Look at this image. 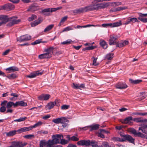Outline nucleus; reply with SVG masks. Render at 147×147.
Listing matches in <instances>:
<instances>
[{"label":"nucleus","mask_w":147,"mask_h":147,"mask_svg":"<svg viewBox=\"0 0 147 147\" xmlns=\"http://www.w3.org/2000/svg\"><path fill=\"white\" fill-rule=\"evenodd\" d=\"M90 143L91 144V145L92 147H103L102 145L98 146L97 144H94V143L92 142H91Z\"/></svg>","instance_id":"60"},{"label":"nucleus","mask_w":147,"mask_h":147,"mask_svg":"<svg viewBox=\"0 0 147 147\" xmlns=\"http://www.w3.org/2000/svg\"><path fill=\"white\" fill-rule=\"evenodd\" d=\"M54 24H51L47 26L44 29V32H46L48 31H50L54 27Z\"/></svg>","instance_id":"35"},{"label":"nucleus","mask_w":147,"mask_h":147,"mask_svg":"<svg viewBox=\"0 0 147 147\" xmlns=\"http://www.w3.org/2000/svg\"><path fill=\"white\" fill-rule=\"evenodd\" d=\"M15 104V103H14L13 102L10 101L7 103L6 107L7 108H9L11 107L12 106H13L14 107H16Z\"/></svg>","instance_id":"38"},{"label":"nucleus","mask_w":147,"mask_h":147,"mask_svg":"<svg viewBox=\"0 0 147 147\" xmlns=\"http://www.w3.org/2000/svg\"><path fill=\"white\" fill-rule=\"evenodd\" d=\"M32 129V127L31 126L23 127L18 129L17 131L19 133H22L28 131Z\"/></svg>","instance_id":"22"},{"label":"nucleus","mask_w":147,"mask_h":147,"mask_svg":"<svg viewBox=\"0 0 147 147\" xmlns=\"http://www.w3.org/2000/svg\"><path fill=\"white\" fill-rule=\"evenodd\" d=\"M14 8V5L10 3H7L0 6V10H4L8 11L13 10Z\"/></svg>","instance_id":"2"},{"label":"nucleus","mask_w":147,"mask_h":147,"mask_svg":"<svg viewBox=\"0 0 147 147\" xmlns=\"http://www.w3.org/2000/svg\"><path fill=\"white\" fill-rule=\"evenodd\" d=\"M113 140L115 141H119L120 142H123L125 140L122 138H120L118 137H115L113 138Z\"/></svg>","instance_id":"43"},{"label":"nucleus","mask_w":147,"mask_h":147,"mask_svg":"<svg viewBox=\"0 0 147 147\" xmlns=\"http://www.w3.org/2000/svg\"><path fill=\"white\" fill-rule=\"evenodd\" d=\"M42 74V72H40L39 71H36L31 73L30 75L26 76V77L27 78H35L37 76L41 75Z\"/></svg>","instance_id":"12"},{"label":"nucleus","mask_w":147,"mask_h":147,"mask_svg":"<svg viewBox=\"0 0 147 147\" xmlns=\"http://www.w3.org/2000/svg\"><path fill=\"white\" fill-rule=\"evenodd\" d=\"M11 18H9L8 16L5 15H0V20L1 21L0 22V26L2 24H6L9 21V19H11Z\"/></svg>","instance_id":"6"},{"label":"nucleus","mask_w":147,"mask_h":147,"mask_svg":"<svg viewBox=\"0 0 147 147\" xmlns=\"http://www.w3.org/2000/svg\"><path fill=\"white\" fill-rule=\"evenodd\" d=\"M99 126L100 125L98 124H94L90 125V127L91 128L90 129V131L97 129H98Z\"/></svg>","instance_id":"28"},{"label":"nucleus","mask_w":147,"mask_h":147,"mask_svg":"<svg viewBox=\"0 0 147 147\" xmlns=\"http://www.w3.org/2000/svg\"><path fill=\"white\" fill-rule=\"evenodd\" d=\"M69 107V106L67 105H63L61 107V109L63 110H66L68 109Z\"/></svg>","instance_id":"53"},{"label":"nucleus","mask_w":147,"mask_h":147,"mask_svg":"<svg viewBox=\"0 0 147 147\" xmlns=\"http://www.w3.org/2000/svg\"><path fill=\"white\" fill-rule=\"evenodd\" d=\"M129 81L130 82L133 84H138L142 82V80H134L131 79H129Z\"/></svg>","instance_id":"34"},{"label":"nucleus","mask_w":147,"mask_h":147,"mask_svg":"<svg viewBox=\"0 0 147 147\" xmlns=\"http://www.w3.org/2000/svg\"><path fill=\"white\" fill-rule=\"evenodd\" d=\"M107 0H93L92 2V4L90 6H86V7H95V6L96 4H99L97 3L99 2H102L103 1H107Z\"/></svg>","instance_id":"25"},{"label":"nucleus","mask_w":147,"mask_h":147,"mask_svg":"<svg viewBox=\"0 0 147 147\" xmlns=\"http://www.w3.org/2000/svg\"><path fill=\"white\" fill-rule=\"evenodd\" d=\"M131 22L133 23H134L136 22H138L139 21L138 20L137 18H130Z\"/></svg>","instance_id":"56"},{"label":"nucleus","mask_w":147,"mask_h":147,"mask_svg":"<svg viewBox=\"0 0 147 147\" xmlns=\"http://www.w3.org/2000/svg\"><path fill=\"white\" fill-rule=\"evenodd\" d=\"M102 146H103L104 147H111V146L109 145V144L106 142H104L102 143Z\"/></svg>","instance_id":"52"},{"label":"nucleus","mask_w":147,"mask_h":147,"mask_svg":"<svg viewBox=\"0 0 147 147\" xmlns=\"http://www.w3.org/2000/svg\"><path fill=\"white\" fill-rule=\"evenodd\" d=\"M67 18L68 17L67 16L63 17L60 21V23L63 24V23L67 20Z\"/></svg>","instance_id":"55"},{"label":"nucleus","mask_w":147,"mask_h":147,"mask_svg":"<svg viewBox=\"0 0 147 147\" xmlns=\"http://www.w3.org/2000/svg\"><path fill=\"white\" fill-rule=\"evenodd\" d=\"M141 99H143L145 98L146 96L144 92L141 93L140 95Z\"/></svg>","instance_id":"57"},{"label":"nucleus","mask_w":147,"mask_h":147,"mask_svg":"<svg viewBox=\"0 0 147 147\" xmlns=\"http://www.w3.org/2000/svg\"><path fill=\"white\" fill-rule=\"evenodd\" d=\"M62 138H63V135L62 134L53 135L52 136V138L56 144L60 143V141Z\"/></svg>","instance_id":"11"},{"label":"nucleus","mask_w":147,"mask_h":147,"mask_svg":"<svg viewBox=\"0 0 147 147\" xmlns=\"http://www.w3.org/2000/svg\"><path fill=\"white\" fill-rule=\"evenodd\" d=\"M50 97V95L48 94H43L38 96V99L40 100H46Z\"/></svg>","instance_id":"13"},{"label":"nucleus","mask_w":147,"mask_h":147,"mask_svg":"<svg viewBox=\"0 0 147 147\" xmlns=\"http://www.w3.org/2000/svg\"><path fill=\"white\" fill-rule=\"evenodd\" d=\"M27 119L26 117H20L19 119H15L13 121L14 122H20L21 121H24L26 119Z\"/></svg>","instance_id":"45"},{"label":"nucleus","mask_w":147,"mask_h":147,"mask_svg":"<svg viewBox=\"0 0 147 147\" xmlns=\"http://www.w3.org/2000/svg\"><path fill=\"white\" fill-rule=\"evenodd\" d=\"M42 42L41 40L38 39L35 40L34 42L31 43L32 45H36Z\"/></svg>","instance_id":"50"},{"label":"nucleus","mask_w":147,"mask_h":147,"mask_svg":"<svg viewBox=\"0 0 147 147\" xmlns=\"http://www.w3.org/2000/svg\"><path fill=\"white\" fill-rule=\"evenodd\" d=\"M77 144L78 145L87 146L90 144V142L89 140H82L78 141L77 142Z\"/></svg>","instance_id":"15"},{"label":"nucleus","mask_w":147,"mask_h":147,"mask_svg":"<svg viewBox=\"0 0 147 147\" xmlns=\"http://www.w3.org/2000/svg\"><path fill=\"white\" fill-rule=\"evenodd\" d=\"M113 57V54L112 53H109L106 55L105 58L106 59L111 60Z\"/></svg>","instance_id":"36"},{"label":"nucleus","mask_w":147,"mask_h":147,"mask_svg":"<svg viewBox=\"0 0 147 147\" xmlns=\"http://www.w3.org/2000/svg\"><path fill=\"white\" fill-rule=\"evenodd\" d=\"M94 59L93 61L92 64L94 66H96L99 65V63L97 62V58H94L93 57Z\"/></svg>","instance_id":"47"},{"label":"nucleus","mask_w":147,"mask_h":147,"mask_svg":"<svg viewBox=\"0 0 147 147\" xmlns=\"http://www.w3.org/2000/svg\"><path fill=\"white\" fill-rule=\"evenodd\" d=\"M132 117L131 116H129L126 118L124 120H121L120 121L122 123L125 124H130L131 123V121L132 120Z\"/></svg>","instance_id":"14"},{"label":"nucleus","mask_w":147,"mask_h":147,"mask_svg":"<svg viewBox=\"0 0 147 147\" xmlns=\"http://www.w3.org/2000/svg\"><path fill=\"white\" fill-rule=\"evenodd\" d=\"M69 140L63 139V138H61L59 143L62 144H67Z\"/></svg>","instance_id":"37"},{"label":"nucleus","mask_w":147,"mask_h":147,"mask_svg":"<svg viewBox=\"0 0 147 147\" xmlns=\"http://www.w3.org/2000/svg\"><path fill=\"white\" fill-rule=\"evenodd\" d=\"M12 143L14 147H24L27 144L26 142L20 141H14Z\"/></svg>","instance_id":"9"},{"label":"nucleus","mask_w":147,"mask_h":147,"mask_svg":"<svg viewBox=\"0 0 147 147\" xmlns=\"http://www.w3.org/2000/svg\"><path fill=\"white\" fill-rule=\"evenodd\" d=\"M71 42L72 40L70 39H69L62 42L61 44H71Z\"/></svg>","instance_id":"49"},{"label":"nucleus","mask_w":147,"mask_h":147,"mask_svg":"<svg viewBox=\"0 0 147 147\" xmlns=\"http://www.w3.org/2000/svg\"><path fill=\"white\" fill-rule=\"evenodd\" d=\"M17 131L16 130H13L9 131L8 132H5V134H6V136L8 137L12 136L16 134V132Z\"/></svg>","instance_id":"29"},{"label":"nucleus","mask_w":147,"mask_h":147,"mask_svg":"<svg viewBox=\"0 0 147 147\" xmlns=\"http://www.w3.org/2000/svg\"><path fill=\"white\" fill-rule=\"evenodd\" d=\"M139 126L141 127H139L138 130H141L142 132L147 134V125L141 124Z\"/></svg>","instance_id":"16"},{"label":"nucleus","mask_w":147,"mask_h":147,"mask_svg":"<svg viewBox=\"0 0 147 147\" xmlns=\"http://www.w3.org/2000/svg\"><path fill=\"white\" fill-rule=\"evenodd\" d=\"M127 9V7L125 6L120 7L117 8H115L113 9L110 10V12L119 11L123 10H125Z\"/></svg>","instance_id":"23"},{"label":"nucleus","mask_w":147,"mask_h":147,"mask_svg":"<svg viewBox=\"0 0 147 147\" xmlns=\"http://www.w3.org/2000/svg\"><path fill=\"white\" fill-rule=\"evenodd\" d=\"M122 25L121 21L118 22H116L113 23L104 24L102 25V26L103 27H110L111 28H114L119 26Z\"/></svg>","instance_id":"4"},{"label":"nucleus","mask_w":147,"mask_h":147,"mask_svg":"<svg viewBox=\"0 0 147 147\" xmlns=\"http://www.w3.org/2000/svg\"><path fill=\"white\" fill-rule=\"evenodd\" d=\"M6 110V108L5 107L1 106L0 108V111L1 112H4Z\"/></svg>","instance_id":"59"},{"label":"nucleus","mask_w":147,"mask_h":147,"mask_svg":"<svg viewBox=\"0 0 147 147\" xmlns=\"http://www.w3.org/2000/svg\"><path fill=\"white\" fill-rule=\"evenodd\" d=\"M47 146V142L45 140H41L40 142V147H46Z\"/></svg>","instance_id":"32"},{"label":"nucleus","mask_w":147,"mask_h":147,"mask_svg":"<svg viewBox=\"0 0 147 147\" xmlns=\"http://www.w3.org/2000/svg\"><path fill=\"white\" fill-rule=\"evenodd\" d=\"M52 122L57 124L59 123L64 124L68 123L69 121L66 117H61L53 119Z\"/></svg>","instance_id":"3"},{"label":"nucleus","mask_w":147,"mask_h":147,"mask_svg":"<svg viewBox=\"0 0 147 147\" xmlns=\"http://www.w3.org/2000/svg\"><path fill=\"white\" fill-rule=\"evenodd\" d=\"M47 142V147H54V145L56 144L53 139L52 140H49Z\"/></svg>","instance_id":"26"},{"label":"nucleus","mask_w":147,"mask_h":147,"mask_svg":"<svg viewBox=\"0 0 147 147\" xmlns=\"http://www.w3.org/2000/svg\"><path fill=\"white\" fill-rule=\"evenodd\" d=\"M24 138L28 139H31L34 138V134H30L24 136Z\"/></svg>","instance_id":"41"},{"label":"nucleus","mask_w":147,"mask_h":147,"mask_svg":"<svg viewBox=\"0 0 147 147\" xmlns=\"http://www.w3.org/2000/svg\"><path fill=\"white\" fill-rule=\"evenodd\" d=\"M79 139L78 138L76 137L75 136H73L71 137V140L77 141L79 140Z\"/></svg>","instance_id":"54"},{"label":"nucleus","mask_w":147,"mask_h":147,"mask_svg":"<svg viewBox=\"0 0 147 147\" xmlns=\"http://www.w3.org/2000/svg\"><path fill=\"white\" fill-rule=\"evenodd\" d=\"M10 50L8 49L6 50L3 53L2 55H7L10 52Z\"/></svg>","instance_id":"63"},{"label":"nucleus","mask_w":147,"mask_h":147,"mask_svg":"<svg viewBox=\"0 0 147 147\" xmlns=\"http://www.w3.org/2000/svg\"><path fill=\"white\" fill-rule=\"evenodd\" d=\"M135 136H138V137H141V138H146V136L140 132H137Z\"/></svg>","instance_id":"42"},{"label":"nucleus","mask_w":147,"mask_h":147,"mask_svg":"<svg viewBox=\"0 0 147 147\" xmlns=\"http://www.w3.org/2000/svg\"><path fill=\"white\" fill-rule=\"evenodd\" d=\"M133 114L136 115H145L147 114V113H133Z\"/></svg>","instance_id":"58"},{"label":"nucleus","mask_w":147,"mask_h":147,"mask_svg":"<svg viewBox=\"0 0 147 147\" xmlns=\"http://www.w3.org/2000/svg\"><path fill=\"white\" fill-rule=\"evenodd\" d=\"M100 44L101 47L104 49H106L108 47V45L107 43L103 40L101 41Z\"/></svg>","instance_id":"33"},{"label":"nucleus","mask_w":147,"mask_h":147,"mask_svg":"<svg viewBox=\"0 0 147 147\" xmlns=\"http://www.w3.org/2000/svg\"><path fill=\"white\" fill-rule=\"evenodd\" d=\"M54 48L53 47H50L45 49V52L47 53H49L51 54V57L52 56V54H53V51Z\"/></svg>","instance_id":"30"},{"label":"nucleus","mask_w":147,"mask_h":147,"mask_svg":"<svg viewBox=\"0 0 147 147\" xmlns=\"http://www.w3.org/2000/svg\"><path fill=\"white\" fill-rule=\"evenodd\" d=\"M124 138L125 140H128L130 142L133 144H134L135 139L130 136L129 135H125L124 136Z\"/></svg>","instance_id":"18"},{"label":"nucleus","mask_w":147,"mask_h":147,"mask_svg":"<svg viewBox=\"0 0 147 147\" xmlns=\"http://www.w3.org/2000/svg\"><path fill=\"white\" fill-rule=\"evenodd\" d=\"M43 21V19L41 18H38L37 20L31 23L32 27H34L40 24Z\"/></svg>","instance_id":"19"},{"label":"nucleus","mask_w":147,"mask_h":147,"mask_svg":"<svg viewBox=\"0 0 147 147\" xmlns=\"http://www.w3.org/2000/svg\"><path fill=\"white\" fill-rule=\"evenodd\" d=\"M127 85L124 84L119 83L117 84L116 85V87L117 88L123 89L127 88Z\"/></svg>","instance_id":"24"},{"label":"nucleus","mask_w":147,"mask_h":147,"mask_svg":"<svg viewBox=\"0 0 147 147\" xmlns=\"http://www.w3.org/2000/svg\"><path fill=\"white\" fill-rule=\"evenodd\" d=\"M10 18H12L9 19V21L10 20L11 21L7 24V26H11L14 24H18L20 22V20H17L16 17H13Z\"/></svg>","instance_id":"5"},{"label":"nucleus","mask_w":147,"mask_h":147,"mask_svg":"<svg viewBox=\"0 0 147 147\" xmlns=\"http://www.w3.org/2000/svg\"><path fill=\"white\" fill-rule=\"evenodd\" d=\"M38 58L41 59L48 58L51 57V54L49 53H46L38 55Z\"/></svg>","instance_id":"17"},{"label":"nucleus","mask_w":147,"mask_h":147,"mask_svg":"<svg viewBox=\"0 0 147 147\" xmlns=\"http://www.w3.org/2000/svg\"><path fill=\"white\" fill-rule=\"evenodd\" d=\"M7 77L9 79H12L16 78V76L15 74H12L7 76Z\"/></svg>","instance_id":"46"},{"label":"nucleus","mask_w":147,"mask_h":147,"mask_svg":"<svg viewBox=\"0 0 147 147\" xmlns=\"http://www.w3.org/2000/svg\"><path fill=\"white\" fill-rule=\"evenodd\" d=\"M38 9V7L34 4H32L28 9L27 11L31 12H34Z\"/></svg>","instance_id":"20"},{"label":"nucleus","mask_w":147,"mask_h":147,"mask_svg":"<svg viewBox=\"0 0 147 147\" xmlns=\"http://www.w3.org/2000/svg\"><path fill=\"white\" fill-rule=\"evenodd\" d=\"M7 103V101L6 100H4L2 102L1 104V106L5 107L6 103Z\"/></svg>","instance_id":"64"},{"label":"nucleus","mask_w":147,"mask_h":147,"mask_svg":"<svg viewBox=\"0 0 147 147\" xmlns=\"http://www.w3.org/2000/svg\"><path fill=\"white\" fill-rule=\"evenodd\" d=\"M130 132L134 134L135 136L136 135L137 132L136 130L134 129H131L130 130Z\"/></svg>","instance_id":"61"},{"label":"nucleus","mask_w":147,"mask_h":147,"mask_svg":"<svg viewBox=\"0 0 147 147\" xmlns=\"http://www.w3.org/2000/svg\"><path fill=\"white\" fill-rule=\"evenodd\" d=\"M73 86H72L73 88H75V89H79V84H75L74 83H73Z\"/></svg>","instance_id":"62"},{"label":"nucleus","mask_w":147,"mask_h":147,"mask_svg":"<svg viewBox=\"0 0 147 147\" xmlns=\"http://www.w3.org/2000/svg\"><path fill=\"white\" fill-rule=\"evenodd\" d=\"M5 70L6 71H12L13 72H14L16 71H18L19 69L16 67L12 66L6 68Z\"/></svg>","instance_id":"31"},{"label":"nucleus","mask_w":147,"mask_h":147,"mask_svg":"<svg viewBox=\"0 0 147 147\" xmlns=\"http://www.w3.org/2000/svg\"><path fill=\"white\" fill-rule=\"evenodd\" d=\"M147 16V13H139V16L138 17V19L141 21L144 22H147V18H145L144 17Z\"/></svg>","instance_id":"10"},{"label":"nucleus","mask_w":147,"mask_h":147,"mask_svg":"<svg viewBox=\"0 0 147 147\" xmlns=\"http://www.w3.org/2000/svg\"><path fill=\"white\" fill-rule=\"evenodd\" d=\"M15 105L16 106V107L18 106H26L27 105V104L23 101H20L16 102L15 103Z\"/></svg>","instance_id":"27"},{"label":"nucleus","mask_w":147,"mask_h":147,"mask_svg":"<svg viewBox=\"0 0 147 147\" xmlns=\"http://www.w3.org/2000/svg\"><path fill=\"white\" fill-rule=\"evenodd\" d=\"M73 27L71 26H67L63 29V30L62 31V32H63L66 31H68L70 30H73Z\"/></svg>","instance_id":"40"},{"label":"nucleus","mask_w":147,"mask_h":147,"mask_svg":"<svg viewBox=\"0 0 147 147\" xmlns=\"http://www.w3.org/2000/svg\"><path fill=\"white\" fill-rule=\"evenodd\" d=\"M37 18V17L36 15L33 14L31 16V17H29L28 18V20L30 22L36 19Z\"/></svg>","instance_id":"44"},{"label":"nucleus","mask_w":147,"mask_h":147,"mask_svg":"<svg viewBox=\"0 0 147 147\" xmlns=\"http://www.w3.org/2000/svg\"><path fill=\"white\" fill-rule=\"evenodd\" d=\"M96 47V46H91L89 47H87L85 48L84 49V51L86 50H91L94 49Z\"/></svg>","instance_id":"51"},{"label":"nucleus","mask_w":147,"mask_h":147,"mask_svg":"<svg viewBox=\"0 0 147 147\" xmlns=\"http://www.w3.org/2000/svg\"><path fill=\"white\" fill-rule=\"evenodd\" d=\"M42 124V122L41 121H39L35 124L34 125L32 126H31L32 127V129L33 128H35L37 127H39L40 125H41Z\"/></svg>","instance_id":"39"},{"label":"nucleus","mask_w":147,"mask_h":147,"mask_svg":"<svg viewBox=\"0 0 147 147\" xmlns=\"http://www.w3.org/2000/svg\"><path fill=\"white\" fill-rule=\"evenodd\" d=\"M56 101L51 102L49 103L45 107L46 110H50L53 108L56 104Z\"/></svg>","instance_id":"21"},{"label":"nucleus","mask_w":147,"mask_h":147,"mask_svg":"<svg viewBox=\"0 0 147 147\" xmlns=\"http://www.w3.org/2000/svg\"><path fill=\"white\" fill-rule=\"evenodd\" d=\"M110 5L109 3H103L99 4H96L95 6V7H82L79 9H76L74 10L75 12L79 13L84 12H87L89 11L98 9H103L108 7Z\"/></svg>","instance_id":"1"},{"label":"nucleus","mask_w":147,"mask_h":147,"mask_svg":"<svg viewBox=\"0 0 147 147\" xmlns=\"http://www.w3.org/2000/svg\"><path fill=\"white\" fill-rule=\"evenodd\" d=\"M31 39V36H30L28 35H25L17 38V41L21 42L29 40Z\"/></svg>","instance_id":"8"},{"label":"nucleus","mask_w":147,"mask_h":147,"mask_svg":"<svg viewBox=\"0 0 147 147\" xmlns=\"http://www.w3.org/2000/svg\"><path fill=\"white\" fill-rule=\"evenodd\" d=\"M117 37L116 35L112 34L110 36V39L109 40V44L110 45H113L117 44Z\"/></svg>","instance_id":"7"},{"label":"nucleus","mask_w":147,"mask_h":147,"mask_svg":"<svg viewBox=\"0 0 147 147\" xmlns=\"http://www.w3.org/2000/svg\"><path fill=\"white\" fill-rule=\"evenodd\" d=\"M133 120L137 122H143V119L141 117L134 118Z\"/></svg>","instance_id":"48"}]
</instances>
